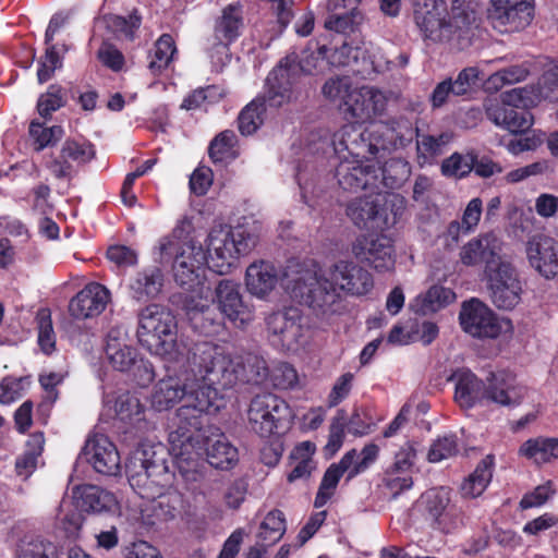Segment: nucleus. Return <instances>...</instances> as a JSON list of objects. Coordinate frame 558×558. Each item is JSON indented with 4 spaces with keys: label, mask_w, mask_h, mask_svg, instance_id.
I'll return each mask as SVG.
<instances>
[{
    "label": "nucleus",
    "mask_w": 558,
    "mask_h": 558,
    "mask_svg": "<svg viewBox=\"0 0 558 558\" xmlns=\"http://www.w3.org/2000/svg\"><path fill=\"white\" fill-rule=\"evenodd\" d=\"M484 215V204L481 197L471 198L464 206L460 219L451 220L440 239L447 248H454L460 240L476 231Z\"/></svg>",
    "instance_id": "obj_26"
},
{
    "label": "nucleus",
    "mask_w": 558,
    "mask_h": 558,
    "mask_svg": "<svg viewBox=\"0 0 558 558\" xmlns=\"http://www.w3.org/2000/svg\"><path fill=\"white\" fill-rule=\"evenodd\" d=\"M493 468V456H486L483 460H481L475 470L462 483V496L464 498H476L481 496L492 481Z\"/></svg>",
    "instance_id": "obj_42"
},
{
    "label": "nucleus",
    "mask_w": 558,
    "mask_h": 558,
    "mask_svg": "<svg viewBox=\"0 0 558 558\" xmlns=\"http://www.w3.org/2000/svg\"><path fill=\"white\" fill-rule=\"evenodd\" d=\"M278 281V269L270 262L257 260L246 268V289L257 299L265 300L274 291Z\"/></svg>",
    "instance_id": "obj_33"
},
{
    "label": "nucleus",
    "mask_w": 558,
    "mask_h": 558,
    "mask_svg": "<svg viewBox=\"0 0 558 558\" xmlns=\"http://www.w3.org/2000/svg\"><path fill=\"white\" fill-rule=\"evenodd\" d=\"M175 52V46L173 38L163 34L156 41L153 52L149 54L148 68L153 74H159L165 70L172 61Z\"/></svg>",
    "instance_id": "obj_49"
},
{
    "label": "nucleus",
    "mask_w": 558,
    "mask_h": 558,
    "mask_svg": "<svg viewBox=\"0 0 558 558\" xmlns=\"http://www.w3.org/2000/svg\"><path fill=\"white\" fill-rule=\"evenodd\" d=\"M327 51L328 48L322 46L316 51H304L300 59L295 53L282 59L266 78L267 100L270 106L277 108L289 101L292 97L293 86L302 74L324 73L327 69Z\"/></svg>",
    "instance_id": "obj_7"
},
{
    "label": "nucleus",
    "mask_w": 558,
    "mask_h": 558,
    "mask_svg": "<svg viewBox=\"0 0 558 558\" xmlns=\"http://www.w3.org/2000/svg\"><path fill=\"white\" fill-rule=\"evenodd\" d=\"M268 378L275 388L281 390L294 389L299 385L296 369L291 364L284 362L274 365Z\"/></svg>",
    "instance_id": "obj_58"
},
{
    "label": "nucleus",
    "mask_w": 558,
    "mask_h": 558,
    "mask_svg": "<svg viewBox=\"0 0 558 558\" xmlns=\"http://www.w3.org/2000/svg\"><path fill=\"white\" fill-rule=\"evenodd\" d=\"M449 380L454 383V401L464 410L485 403L486 383L468 368H458Z\"/></svg>",
    "instance_id": "obj_29"
},
{
    "label": "nucleus",
    "mask_w": 558,
    "mask_h": 558,
    "mask_svg": "<svg viewBox=\"0 0 558 558\" xmlns=\"http://www.w3.org/2000/svg\"><path fill=\"white\" fill-rule=\"evenodd\" d=\"M214 385L201 377L192 381L187 379L185 403L177 410L173 428L168 438L173 454H186L199 448L193 433L203 428L202 414L219 409L216 404L218 390Z\"/></svg>",
    "instance_id": "obj_4"
},
{
    "label": "nucleus",
    "mask_w": 558,
    "mask_h": 558,
    "mask_svg": "<svg viewBox=\"0 0 558 558\" xmlns=\"http://www.w3.org/2000/svg\"><path fill=\"white\" fill-rule=\"evenodd\" d=\"M485 279L489 299L497 308L511 311L520 304L523 286L517 268L509 260L490 263Z\"/></svg>",
    "instance_id": "obj_13"
},
{
    "label": "nucleus",
    "mask_w": 558,
    "mask_h": 558,
    "mask_svg": "<svg viewBox=\"0 0 558 558\" xmlns=\"http://www.w3.org/2000/svg\"><path fill=\"white\" fill-rule=\"evenodd\" d=\"M82 457L93 465L97 473L111 476L117 475L120 471V454L116 445L106 435L96 434L87 439L78 460L74 464L70 482H72L75 476L77 477L76 473Z\"/></svg>",
    "instance_id": "obj_19"
},
{
    "label": "nucleus",
    "mask_w": 558,
    "mask_h": 558,
    "mask_svg": "<svg viewBox=\"0 0 558 558\" xmlns=\"http://www.w3.org/2000/svg\"><path fill=\"white\" fill-rule=\"evenodd\" d=\"M266 105L271 107L267 100V89L263 100L259 98L254 99L241 111L238 123L239 130L243 135H251L260 126Z\"/></svg>",
    "instance_id": "obj_46"
},
{
    "label": "nucleus",
    "mask_w": 558,
    "mask_h": 558,
    "mask_svg": "<svg viewBox=\"0 0 558 558\" xmlns=\"http://www.w3.org/2000/svg\"><path fill=\"white\" fill-rule=\"evenodd\" d=\"M542 98L537 88L534 87H517L510 90H506L500 95L501 102L499 105H505L507 107L512 108H522L526 109L536 105V102Z\"/></svg>",
    "instance_id": "obj_52"
},
{
    "label": "nucleus",
    "mask_w": 558,
    "mask_h": 558,
    "mask_svg": "<svg viewBox=\"0 0 558 558\" xmlns=\"http://www.w3.org/2000/svg\"><path fill=\"white\" fill-rule=\"evenodd\" d=\"M489 13L494 28L500 33L518 32L533 19V7L529 0H490Z\"/></svg>",
    "instance_id": "obj_21"
},
{
    "label": "nucleus",
    "mask_w": 558,
    "mask_h": 558,
    "mask_svg": "<svg viewBox=\"0 0 558 558\" xmlns=\"http://www.w3.org/2000/svg\"><path fill=\"white\" fill-rule=\"evenodd\" d=\"M355 457L356 450L352 449L348 451L338 463L331 464L326 470L315 497V508L324 507L331 499L342 475L344 473L350 474V468Z\"/></svg>",
    "instance_id": "obj_37"
},
{
    "label": "nucleus",
    "mask_w": 558,
    "mask_h": 558,
    "mask_svg": "<svg viewBox=\"0 0 558 558\" xmlns=\"http://www.w3.org/2000/svg\"><path fill=\"white\" fill-rule=\"evenodd\" d=\"M236 143V135L231 130H226L219 133L210 143L209 157L214 162H222L234 155V145Z\"/></svg>",
    "instance_id": "obj_56"
},
{
    "label": "nucleus",
    "mask_w": 558,
    "mask_h": 558,
    "mask_svg": "<svg viewBox=\"0 0 558 558\" xmlns=\"http://www.w3.org/2000/svg\"><path fill=\"white\" fill-rule=\"evenodd\" d=\"M243 374H241L239 381L262 384L269 376V368L266 361L254 354H248L245 361L242 360Z\"/></svg>",
    "instance_id": "obj_57"
},
{
    "label": "nucleus",
    "mask_w": 558,
    "mask_h": 558,
    "mask_svg": "<svg viewBox=\"0 0 558 558\" xmlns=\"http://www.w3.org/2000/svg\"><path fill=\"white\" fill-rule=\"evenodd\" d=\"M352 253L356 259L368 264L378 272L395 269L393 245L386 235L364 234L357 236L352 244Z\"/></svg>",
    "instance_id": "obj_20"
},
{
    "label": "nucleus",
    "mask_w": 558,
    "mask_h": 558,
    "mask_svg": "<svg viewBox=\"0 0 558 558\" xmlns=\"http://www.w3.org/2000/svg\"><path fill=\"white\" fill-rule=\"evenodd\" d=\"M94 145L86 140L68 138L60 154L48 168L57 179H71L76 168L89 162L95 157Z\"/></svg>",
    "instance_id": "obj_22"
},
{
    "label": "nucleus",
    "mask_w": 558,
    "mask_h": 558,
    "mask_svg": "<svg viewBox=\"0 0 558 558\" xmlns=\"http://www.w3.org/2000/svg\"><path fill=\"white\" fill-rule=\"evenodd\" d=\"M137 338L150 353L179 361L185 344L178 340V324L172 312L160 304H149L138 313Z\"/></svg>",
    "instance_id": "obj_6"
},
{
    "label": "nucleus",
    "mask_w": 558,
    "mask_h": 558,
    "mask_svg": "<svg viewBox=\"0 0 558 558\" xmlns=\"http://www.w3.org/2000/svg\"><path fill=\"white\" fill-rule=\"evenodd\" d=\"M57 519L68 537H77L84 522V517L82 510L77 507V502L74 505L71 500L63 499L60 502Z\"/></svg>",
    "instance_id": "obj_47"
},
{
    "label": "nucleus",
    "mask_w": 558,
    "mask_h": 558,
    "mask_svg": "<svg viewBox=\"0 0 558 558\" xmlns=\"http://www.w3.org/2000/svg\"><path fill=\"white\" fill-rule=\"evenodd\" d=\"M286 532V519L280 510H271L264 518L259 526L258 539L266 545L277 543Z\"/></svg>",
    "instance_id": "obj_50"
},
{
    "label": "nucleus",
    "mask_w": 558,
    "mask_h": 558,
    "mask_svg": "<svg viewBox=\"0 0 558 558\" xmlns=\"http://www.w3.org/2000/svg\"><path fill=\"white\" fill-rule=\"evenodd\" d=\"M266 324L271 343L286 351L296 350L306 330L302 311L295 306L274 312Z\"/></svg>",
    "instance_id": "obj_17"
},
{
    "label": "nucleus",
    "mask_w": 558,
    "mask_h": 558,
    "mask_svg": "<svg viewBox=\"0 0 558 558\" xmlns=\"http://www.w3.org/2000/svg\"><path fill=\"white\" fill-rule=\"evenodd\" d=\"M246 414L251 429L260 437H269L289 421L291 409L282 398L265 392L251 400Z\"/></svg>",
    "instance_id": "obj_14"
},
{
    "label": "nucleus",
    "mask_w": 558,
    "mask_h": 558,
    "mask_svg": "<svg viewBox=\"0 0 558 558\" xmlns=\"http://www.w3.org/2000/svg\"><path fill=\"white\" fill-rule=\"evenodd\" d=\"M111 402H113L117 416L122 422H125L138 429L145 425L144 405L140 402V399L136 396L129 391L119 393L114 400H111L109 396H106L105 403L110 404Z\"/></svg>",
    "instance_id": "obj_41"
},
{
    "label": "nucleus",
    "mask_w": 558,
    "mask_h": 558,
    "mask_svg": "<svg viewBox=\"0 0 558 558\" xmlns=\"http://www.w3.org/2000/svg\"><path fill=\"white\" fill-rule=\"evenodd\" d=\"M454 299L456 294L451 289L442 286H433L424 294L415 299L412 307L416 313L427 315L449 305Z\"/></svg>",
    "instance_id": "obj_43"
},
{
    "label": "nucleus",
    "mask_w": 558,
    "mask_h": 558,
    "mask_svg": "<svg viewBox=\"0 0 558 558\" xmlns=\"http://www.w3.org/2000/svg\"><path fill=\"white\" fill-rule=\"evenodd\" d=\"M526 388L507 374H494L487 379L485 403L492 402L500 407L513 408L523 401Z\"/></svg>",
    "instance_id": "obj_30"
},
{
    "label": "nucleus",
    "mask_w": 558,
    "mask_h": 558,
    "mask_svg": "<svg viewBox=\"0 0 558 558\" xmlns=\"http://www.w3.org/2000/svg\"><path fill=\"white\" fill-rule=\"evenodd\" d=\"M458 452V440L456 435L448 434L437 438L430 446L428 451V460L430 462H440L456 456Z\"/></svg>",
    "instance_id": "obj_60"
},
{
    "label": "nucleus",
    "mask_w": 558,
    "mask_h": 558,
    "mask_svg": "<svg viewBox=\"0 0 558 558\" xmlns=\"http://www.w3.org/2000/svg\"><path fill=\"white\" fill-rule=\"evenodd\" d=\"M106 356L109 364L119 372H132L140 385L154 379L153 365L141 357L137 350L128 343V330L124 326L112 327L106 340Z\"/></svg>",
    "instance_id": "obj_12"
},
{
    "label": "nucleus",
    "mask_w": 558,
    "mask_h": 558,
    "mask_svg": "<svg viewBox=\"0 0 558 558\" xmlns=\"http://www.w3.org/2000/svg\"><path fill=\"white\" fill-rule=\"evenodd\" d=\"M44 444L43 433H35L29 436L26 450L15 462L16 473L20 477L26 480L34 473L38 464V458L44 450Z\"/></svg>",
    "instance_id": "obj_44"
},
{
    "label": "nucleus",
    "mask_w": 558,
    "mask_h": 558,
    "mask_svg": "<svg viewBox=\"0 0 558 558\" xmlns=\"http://www.w3.org/2000/svg\"><path fill=\"white\" fill-rule=\"evenodd\" d=\"M314 452L315 445L311 441H303L295 447L292 458L299 461L288 475L289 482L310 477L313 470L316 469V463L313 460Z\"/></svg>",
    "instance_id": "obj_45"
},
{
    "label": "nucleus",
    "mask_w": 558,
    "mask_h": 558,
    "mask_svg": "<svg viewBox=\"0 0 558 558\" xmlns=\"http://www.w3.org/2000/svg\"><path fill=\"white\" fill-rule=\"evenodd\" d=\"M256 243V235L243 227L215 226L207 236V266L216 274L226 275Z\"/></svg>",
    "instance_id": "obj_10"
},
{
    "label": "nucleus",
    "mask_w": 558,
    "mask_h": 558,
    "mask_svg": "<svg viewBox=\"0 0 558 558\" xmlns=\"http://www.w3.org/2000/svg\"><path fill=\"white\" fill-rule=\"evenodd\" d=\"M243 27V17L241 7L238 4H229L223 9L222 15L217 20L215 25V47L217 52L227 56L228 45L234 41L240 35Z\"/></svg>",
    "instance_id": "obj_34"
},
{
    "label": "nucleus",
    "mask_w": 558,
    "mask_h": 558,
    "mask_svg": "<svg viewBox=\"0 0 558 558\" xmlns=\"http://www.w3.org/2000/svg\"><path fill=\"white\" fill-rule=\"evenodd\" d=\"M362 51L353 48L349 44H343L333 50L328 49L326 57V65L332 68L349 66L353 62H357Z\"/></svg>",
    "instance_id": "obj_63"
},
{
    "label": "nucleus",
    "mask_w": 558,
    "mask_h": 558,
    "mask_svg": "<svg viewBox=\"0 0 558 558\" xmlns=\"http://www.w3.org/2000/svg\"><path fill=\"white\" fill-rule=\"evenodd\" d=\"M376 191L348 204L347 215L356 227L386 230L396 225L397 211L387 214L386 209L381 207L383 195L375 194Z\"/></svg>",
    "instance_id": "obj_18"
},
{
    "label": "nucleus",
    "mask_w": 558,
    "mask_h": 558,
    "mask_svg": "<svg viewBox=\"0 0 558 558\" xmlns=\"http://www.w3.org/2000/svg\"><path fill=\"white\" fill-rule=\"evenodd\" d=\"M187 362L192 372L211 384L229 388L243 374L242 357L233 355L229 347L213 342H201L193 347Z\"/></svg>",
    "instance_id": "obj_9"
},
{
    "label": "nucleus",
    "mask_w": 558,
    "mask_h": 558,
    "mask_svg": "<svg viewBox=\"0 0 558 558\" xmlns=\"http://www.w3.org/2000/svg\"><path fill=\"white\" fill-rule=\"evenodd\" d=\"M386 105L387 97L381 90L373 86H362L353 89L349 100H345L343 111L355 120L353 124L362 131L357 123L380 116Z\"/></svg>",
    "instance_id": "obj_23"
},
{
    "label": "nucleus",
    "mask_w": 558,
    "mask_h": 558,
    "mask_svg": "<svg viewBox=\"0 0 558 558\" xmlns=\"http://www.w3.org/2000/svg\"><path fill=\"white\" fill-rule=\"evenodd\" d=\"M410 140V136L398 134L383 122H371L364 131L354 124L343 125L331 141L333 153L339 159L336 178L340 187L353 192L378 190L380 179H385L386 168L368 160V155L383 157L385 153L405 146Z\"/></svg>",
    "instance_id": "obj_2"
},
{
    "label": "nucleus",
    "mask_w": 558,
    "mask_h": 558,
    "mask_svg": "<svg viewBox=\"0 0 558 558\" xmlns=\"http://www.w3.org/2000/svg\"><path fill=\"white\" fill-rule=\"evenodd\" d=\"M424 500L428 515L441 531L448 533L462 523V512L450 502L447 489H432L424 495Z\"/></svg>",
    "instance_id": "obj_28"
},
{
    "label": "nucleus",
    "mask_w": 558,
    "mask_h": 558,
    "mask_svg": "<svg viewBox=\"0 0 558 558\" xmlns=\"http://www.w3.org/2000/svg\"><path fill=\"white\" fill-rule=\"evenodd\" d=\"M54 554L51 543L36 539L21 545L15 558H54Z\"/></svg>",
    "instance_id": "obj_64"
},
{
    "label": "nucleus",
    "mask_w": 558,
    "mask_h": 558,
    "mask_svg": "<svg viewBox=\"0 0 558 558\" xmlns=\"http://www.w3.org/2000/svg\"><path fill=\"white\" fill-rule=\"evenodd\" d=\"M282 283L292 300L326 319L345 311L343 294L365 295L374 286L371 272L348 259H340L324 269L313 259L290 262Z\"/></svg>",
    "instance_id": "obj_1"
},
{
    "label": "nucleus",
    "mask_w": 558,
    "mask_h": 558,
    "mask_svg": "<svg viewBox=\"0 0 558 558\" xmlns=\"http://www.w3.org/2000/svg\"><path fill=\"white\" fill-rule=\"evenodd\" d=\"M36 320L38 329V344L40 350L45 354L49 355L56 349V333L52 326L50 311L47 308L39 310L36 316Z\"/></svg>",
    "instance_id": "obj_55"
},
{
    "label": "nucleus",
    "mask_w": 558,
    "mask_h": 558,
    "mask_svg": "<svg viewBox=\"0 0 558 558\" xmlns=\"http://www.w3.org/2000/svg\"><path fill=\"white\" fill-rule=\"evenodd\" d=\"M163 286V274L158 267H148L137 271L129 281L132 298L140 302L155 299Z\"/></svg>",
    "instance_id": "obj_38"
},
{
    "label": "nucleus",
    "mask_w": 558,
    "mask_h": 558,
    "mask_svg": "<svg viewBox=\"0 0 558 558\" xmlns=\"http://www.w3.org/2000/svg\"><path fill=\"white\" fill-rule=\"evenodd\" d=\"M518 454L537 465L558 459V438L554 437H535L524 441Z\"/></svg>",
    "instance_id": "obj_40"
},
{
    "label": "nucleus",
    "mask_w": 558,
    "mask_h": 558,
    "mask_svg": "<svg viewBox=\"0 0 558 558\" xmlns=\"http://www.w3.org/2000/svg\"><path fill=\"white\" fill-rule=\"evenodd\" d=\"M109 301V290L100 283L92 282L71 299L69 312L75 319L93 318L105 311Z\"/></svg>",
    "instance_id": "obj_27"
},
{
    "label": "nucleus",
    "mask_w": 558,
    "mask_h": 558,
    "mask_svg": "<svg viewBox=\"0 0 558 558\" xmlns=\"http://www.w3.org/2000/svg\"><path fill=\"white\" fill-rule=\"evenodd\" d=\"M474 167L473 154L453 153L446 158L440 167L441 174L447 178L461 179L468 175Z\"/></svg>",
    "instance_id": "obj_54"
},
{
    "label": "nucleus",
    "mask_w": 558,
    "mask_h": 558,
    "mask_svg": "<svg viewBox=\"0 0 558 558\" xmlns=\"http://www.w3.org/2000/svg\"><path fill=\"white\" fill-rule=\"evenodd\" d=\"M199 448L186 454H173L180 461L193 462L205 456L207 462L215 469L230 470L239 461V452L228 437L216 426L199 428L193 433Z\"/></svg>",
    "instance_id": "obj_11"
},
{
    "label": "nucleus",
    "mask_w": 558,
    "mask_h": 558,
    "mask_svg": "<svg viewBox=\"0 0 558 558\" xmlns=\"http://www.w3.org/2000/svg\"><path fill=\"white\" fill-rule=\"evenodd\" d=\"M459 319L462 329L477 338L494 339L512 328L510 319L498 318L493 310L477 299H472L462 304Z\"/></svg>",
    "instance_id": "obj_15"
},
{
    "label": "nucleus",
    "mask_w": 558,
    "mask_h": 558,
    "mask_svg": "<svg viewBox=\"0 0 558 558\" xmlns=\"http://www.w3.org/2000/svg\"><path fill=\"white\" fill-rule=\"evenodd\" d=\"M64 134L61 125L45 126L44 123L32 121L29 124V136L36 150L54 145Z\"/></svg>",
    "instance_id": "obj_51"
},
{
    "label": "nucleus",
    "mask_w": 558,
    "mask_h": 558,
    "mask_svg": "<svg viewBox=\"0 0 558 558\" xmlns=\"http://www.w3.org/2000/svg\"><path fill=\"white\" fill-rule=\"evenodd\" d=\"M173 453L160 442L144 440L138 444L125 463L131 487L140 496H156L171 483L167 453Z\"/></svg>",
    "instance_id": "obj_5"
},
{
    "label": "nucleus",
    "mask_w": 558,
    "mask_h": 558,
    "mask_svg": "<svg viewBox=\"0 0 558 558\" xmlns=\"http://www.w3.org/2000/svg\"><path fill=\"white\" fill-rule=\"evenodd\" d=\"M530 74V65L526 62L513 64L500 69L487 78L488 89L499 90L506 85L515 84L524 81Z\"/></svg>",
    "instance_id": "obj_48"
},
{
    "label": "nucleus",
    "mask_w": 558,
    "mask_h": 558,
    "mask_svg": "<svg viewBox=\"0 0 558 558\" xmlns=\"http://www.w3.org/2000/svg\"><path fill=\"white\" fill-rule=\"evenodd\" d=\"M526 257L541 276L550 279L558 275V243L553 238L533 235L526 243Z\"/></svg>",
    "instance_id": "obj_25"
},
{
    "label": "nucleus",
    "mask_w": 558,
    "mask_h": 558,
    "mask_svg": "<svg viewBox=\"0 0 558 558\" xmlns=\"http://www.w3.org/2000/svg\"><path fill=\"white\" fill-rule=\"evenodd\" d=\"M64 105L65 98L62 87L53 84L38 98L37 111L41 118L49 119L52 112L59 110Z\"/></svg>",
    "instance_id": "obj_59"
},
{
    "label": "nucleus",
    "mask_w": 558,
    "mask_h": 558,
    "mask_svg": "<svg viewBox=\"0 0 558 558\" xmlns=\"http://www.w3.org/2000/svg\"><path fill=\"white\" fill-rule=\"evenodd\" d=\"M209 296L210 294L209 304H216L221 315L233 326L243 328L254 320L255 307L243 299L240 284L234 280L220 279L213 299Z\"/></svg>",
    "instance_id": "obj_16"
},
{
    "label": "nucleus",
    "mask_w": 558,
    "mask_h": 558,
    "mask_svg": "<svg viewBox=\"0 0 558 558\" xmlns=\"http://www.w3.org/2000/svg\"><path fill=\"white\" fill-rule=\"evenodd\" d=\"M487 118L498 126L512 133L525 132L533 124V116L526 109L512 108L498 102L486 108Z\"/></svg>",
    "instance_id": "obj_35"
},
{
    "label": "nucleus",
    "mask_w": 558,
    "mask_h": 558,
    "mask_svg": "<svg viewBox=\"0 0 558 558\" xmlns=\"http://www.w3.org/2000/svg\"><path fill=\"white\" fill-rule=\"evenodd\" d=\"M347 425V415L344 410H339L336 416L332 418L329 427L328 441L325 446V450L329 454H335L343 445L344 441V428Z\"/></svg>",
    "instance_id": "obj_62"
},
{
    "label": "nucleus",
    "mask_w": 558,
    "mask_h": 558,
    "mask_svg": "<svg viewBox=\"0 0 558 558\" xmlns=\"http://www.w3.org/2000/svg\"><path fill=\"white\" fill-rule=\"evenodd\" d=\"M147 501L141 507V519L146 526L172 521L179 514L178 506L181 497L177 493L165 494V489L156 496H141Z\"/></svg>",
    "instance_id": "obj_31"
},
{
    "label": "nucleus",
    "mask_w": 558,
    "mask_h": 558,
    "mask_svg": "<svg viewBox=\"0 0 558 558\" xmlns=\"http://www.w3.org/2000/svg\"><path fill=\"white\" fill-rule=\"evenodd\" d=\"M416 133V158L420 167L432 165L436 158L444 154L447 145L452 141V133L442 132L437 135Z\"/></svg>",
    "instance_id": "obj_39"
},
{
    "label": "nucleus",
    "mask_w": 558,
    "mask_h": 558,
    "mask_svg": "<svg viewBox=\"0 0 558 558\" xmlns=\"http://www.w3.org/2000/svg\"><path fill=\"white\" fill-rule=\"evenodd\" d=\"M413 14L424 38L432 41L450 39L456 32H463L475 22L474 11L460 10L458 0H453L452 19L445 0H415Z\"/></svg>",
    "instance_id": "obj_8"
},
{
    "label": "nucleus",
    "mask_w": 558,
    "mask_h": 558,
    "mask_svg": "<svg viewBox=\"0 0 558 558\" xmlns=\"http://www.w3.org/2000/svg\"><path fill=\"white\" fill-rule=\"evenodd\" d=\"M500 242L492 233L480 234L468 241L459 252L460 262L468 267L485 264L484 276L490 263L498 264L505 258L500 256Z\"/></svg>",
    "instance_id": "obj_24"
},
{
    "label": "nucleus",
    "mask_w": 558,
    "mask_h": 558,
    "mask_svg": "<svg viewBox=\"0 0 558 558\" xmlns=\"http://www.w3.org/2000/svg\"><path fill=\"white\" fill-rule=\"evenodd\" d=\"M353 89L349 76H336L325 82L322 87V93L328 100L333 102L338 101L340 108L343 110L345 100H349Z\"/></svg>",
    "instance_id": "obj_53"
},
{
    "label": "nucleus",
    "mask_w": 558,
    "mask_h": 558,
    "mask_svg": "<svg viewBox=\"0 0 558 558\" xmlns=\"http://www.w3.org/2000/svg\"><path fill=\"white\" fill-rule=\"evenodd\" d=\"M187 378L167 377L160 379L153 388L150 405L156 411H168L184 399L187 391Z\"/></svg>",
    "instance_id": "obj_36"
},
{
    "label": "nucleus",
    "mask_w": 558,
    "mask_h": 558,
    "mask_svg": "<svg viewBox=\"0 0 558 558\" xmlns=\"http://www.w3.org/2000/svg\"><path fill=\"white\" fill-rule=\"evenodd\" d=\"M192 221L189 217L181 218L172 234L159 240L157 259L161 264H171L175 282L184 290L192 292L184 302L191 320L209 310V287L205 286L206 254L202 245L182 240L190 232Z\"/></svg>",
    "instance_id": "obj_3"
},
{
    "label": "nucleus",
    "mask_w": 558,
    "mask_h": 558,
    "mask_svg": "<svg viewBox=\"0 0 558 558\" xmlns=\"http://www.w3.org/2000/svg\"><path fill=\"white\" fill-rule=\"evenodd\" d=\"M62 66V58L59 56L57 50V46L50 43L47 45L45 56L41 58L39 62V68L37 70V78L40 84L49 81L54 71Z\"/></svg>",
    "instance_id": "obj_61"
},
{
    "label": "nucleus",
    "mask_w": 558,
    "mask_h": 558,
    "mask_svg": "<svg viewBox=\"0 0 558 558\" xmlns=\"http://www.w3.org/2000/svg\"><path fill=\"white\" fill-rule=\"evenodd\" d=\"M73 497L77 501V507L87 513H114L119 510V501L116 495L96 485L75 486Z\"/></svg>",
    "instance_id": "obj_32"
}]
</instances>
